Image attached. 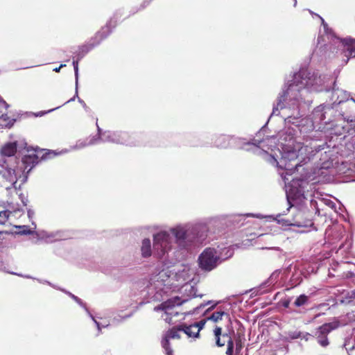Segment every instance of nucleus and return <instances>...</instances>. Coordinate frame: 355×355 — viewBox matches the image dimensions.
<instances>
[{"label": "nucleus", "instance_id": "7", "mask_svg": "<svg viewBox=\"0 0 355 355\" xmlns=\"http://www.w3.org/2000/svg\"><path fill=\"white\" fill-rule=\"evenodd\" d=\"M113 142L125 146H136L137 141L130 132L126 131H118L113 132L111 136Z\"/></svg>", "mask_w": 355, "mask_h": 355}, {"label": "nucleus", "instance_id": "2", "mask_svg": "<svg viewBox=\"0 0 355 355\" xmlns=\"http://www.w3.org/2000/svg\"><path fill=\"white\" fill-rule=\"evenodd\" d=\"M220 257L214 248H207L198 257L199 267L205 271H211L218 266Z\"/></svg>", "mask_w": 355, "mask_h": 355}, {"label": "nucleus", "instance_id": "10", "mask_svg": "<svg viewBox=\"0 0 355 355\" xmlns=\"http://www.w3.org/2000/svg\"><path fill=\"white\" fill-rule=\"evenodd\" d=\"M295 218L296 225L298 227H310L313 224L311 219L306 217L305 212H299Z\"/></svg>", "mask_w": 355, "mask_h": 355}, {"label": "nucleus", "instance_id": "26", "mask_svg": "<svg viewBox=\"0 0 355 355\" xmlns=\"http://www.w3.org/2000/svg\"><path fill=\"white\" fill-rule=\"evenodd\" d=\"M169 304H171L170 301L166 302L162 304H161L162 309L166 311L168 309V308L169 307Z\"/></svg>", "mask_w": 355, "mask_h": 355}, {"label": "nucleus", "instance_id": "25", "mask_svg": "<svg viewBox=\"0 0 355 355\" xmlns=\"http://www.w3.org/2000/svg\"><path fill=\"white\" fill-rule=\"evenodd\" d=\"M301 336L300 332H293L292 334H291V338L292 339H296Z\"/></svg>", "mask_w": 355, "mask_h": 355}, {"label": "nucleus", "instance_id": "33", "mask_svg": "<svg viewBox=\"0 0 355 355\" xmlns=\"http://www.w3.org/2000/svg\"><path fill=\"white\" fill-rule=\"evenodd\" d=\"M293 157H295V159H294L293 157H292V158L289 160L290 162H291V161H295V159H297V156H296V155H295V153H293Z\"/></svg>", "mask_w": 355, "mask_h": 355}, {"label": "nucleus", "instance_id": "20", "mask_svg": "<svg viewBox=\"0 0 355 355\" xmlns=\"http://www.w3.org/2000/svg\"><path fill=\"white\" fill-rule=\"evenodd\" d=\"M287 158L285 156H283L280 162L282 164H284V166H280V167L284 168L286 171H293V169L295 170L297 168V166H298V163L296 162L294 164H287L286 163Z\"/></svg>", "mask_w": 355, "mask_h": 355}, {"label": "nucleus", "instance_id": "18", "mask_svg": "<svg viewBox=\"0 0 355 355\" xmlns=\"http://www.w3.org/2000/svg\"><path fill=\"white\" fill-rule=\"evenodd\" d=\"M309 297L305 294H302L298 296L294 302V305L297 307H300L309 303Z\"/></svg>", "mask_w": 355, "mask_h": 355}, {"label": "nucleus", "instance_id": "1", "mask_svg": "<svg viewBox=\"0 0 355 355\" xmlns=\"http://www.w3.org/2000/svg\"><path fill=\"white\" fill-rule=\"evenodd\" d=\"M320 77L313 73L311 74L306 69H302L295 74L293 83L289 85L286 94H288L290 92L295 90L300 92L302 89L313 87L320 85Z\"/></svg>", "mask_w": 355, "mask_h": 355}, {"label": "nucleus", "instance_id": "23", "mask_svg": "<svg viewBox=\"0 0 355 355\" xmlns=\"http://www.w3.org/2000/svg\"><path fill=\"white\" fill-rule=\"evenodd\" d=\"M100 139V134L99 132L94 136H92L87 141V145H93L97 143V141Z\"/></svg>", "mask_w": 355, "mask_h": 355}, {"label": "nucleus", "instance_id": "24", "mask_svg": "<svg viewBox=\"0 0 355 355\" xmlns=\"http://www.w3.org/2000/svg\"><path fill=\"white\" fill-rule=\"evenodd\" d=\"M283 103H282V100H279V102L277 104V107L273 108V113L275 112V110H278L279 107L281 109L283 108Z\"/></svg>", "mask_w": 355, "mask_h": 355}, {"label": "nucleus", "instance_id": "32", "mask_svg": "<svg viewBox=\"0 0 355 355\" xmlns=\"http://www.w3.org/2000/svg\"><path fill=\"white\" fill-rule=\"evenodd\" d=\"M64 65L63 64H61L59 67H57L55 69H54V71H56V72H59L60 69L63 67Z\"/></svg>", "mask_w": 355, "mask_h": 355}, {"label": "nucleus", "instance_id": "4", "mask_svg": "<svg viewBox=\"0 0 355 355\" xmlns=\"http://www.w3.org/2000/svg\"><path fill=\"white\" fill-rule=\"evenodd\" d=\"M339 327V322L324 323L320 326L315 331V338L318 344L322 347H327L329 345L328 334Z\"/></svg>", "mask_w": 355, "mask_h": 355}, {"label": "nucleus", "instance_id": "19", "mask_svg": "<svg viewBox=\"0 0 355 355\" xmlns=\"http://www.w3.org/2000/svg\"><path fill=\"white\" fill-rule=\"evenodd\" d=\"M223 316H226L227 318L229 317V314L225 311H215L214 312L210 317L209 318V320L217 322L219 320H222Z\"/></svg>", "mask_w": 355, "mask_h": 355}, {"label": "nucleus", "instance_id": "21", "mask_svg": "<svg viewBox=\"0 0 355 355\" xmlns=\"http://www.w3.org/2000/svg\"><path fill=\"white\" fill-rule=\"evenodd\" d=\"M10 214L11 212L8 210L0 211V225L5 224L7 222Z\"/></svg>", "mask_w": 355, "mask_h": 355}, {"label": "nucleus", "instance_id": "13", "mask_svg": "<svg viewBox=\"0 0 355 355\" xmlns=\"http://www.w3.org/2000/svg\"><path fill=\"white\" fill-rule=\"evenodd\" d=\"M141 252L143 257L147 258L151 256V243L149 239H144L142 241Z\"/></svg>", "mask_w": 355, "mask_h": 355}, {"label": "nucleus", "instance_id": "17", "mask_svg": "<svg viewBox=\"0 0 355 355\" xmlns=\"http://www.w3.org/2000/svg\"><path fill=\"white\" fill-rule=\"evenodd\" d=\"M15 120L10 119L6 114H2L0 116V125L2 127L10 128L14 124Z\"/></svg>", "mask_w": 355, "mask_h": 355}, {"label": "nucleus", "instance_id": "12", "mask_svg": "<svg viewBox=\"0 0 355 355\" xmlns=\"http://www.w3.org/2000/svg\"><path fill=\"white\" fill-rule=\"evenodd\" d=\"M172 233L175 236L179 245L184 247L182 244L186 239V232L183 228L176 227L172 230Z\"/></svg>", "mask_w": 355, "mask_h": 355}, {"label": "nucleus", "instance_id": "36", "mask_svg": "<svg viewBox=\"0 0 355 355\" xmlns=\"http://www.w3.org/2000/svg\"><path fill=\"white\" fill-rule=\"evenodd\" d=\"M223 334L221 333V335H223ZM220 338H221V341L223 342V336H220Z\"/></svg>", "mask_w": 355, "mask_h": 355}, {"label": "nucleus", "instance_id": "14", "mask_svg": "<svg viewBox=\"0 0 355 355\" xmlns=\"http://www.w3.org/2000/svg\"><path fill=\"white\" fill-rule=\"evenodd\" d=\"M1 154L4 156L10 157L17 152V145L15 143H8L1 148Z\"/></svg>", "mask_w": 355, "mask_h": 355}, {"label": "nucleus", "instance_id": "8", "mask_svg": "<svg viewBox=\"0 0 355 355\" xmlns=\"http://www.w3.org/2000/svg\"><path fill=\"white\" fill-rule=\"evenodd\" d=\"M205 321L200 320L190 325L181 324L182 331L190 338H198L200 330L205 325Z\"/></svg>", "mask_w": 355, "mask_h": 355}, {"label": "nucleus", "instance_id": "3", "mask_svg": "<svg viewBox=\"0 0 355 355\" xmlns=\"http://www.w3.org/2000/svg\"><path fill=\"white\" fill-rule=\"evenodd\" d=\"M153 241L154 253L159 258H162L171 248L170 235L166 232L154 235Z\"/></svg>", "mask_w": 355, "mask_h": 355}, {"label": "nucleus", "instance_id": "9", "mask_svg": "<svg viewBox=\"0 0 355 355\" xmlns=\"http://www.w3.org/2000/svg\"><path fill=\"white\" fill-rule=\"evenodd\" d=\"M343 46L345 55L349 59V57H355V39L345 38L341 40Z\"/></svg>", "mask_w": 355, "mask_h": 355}, {"label": "nucleus", "instance_id": "35", "mask_svg": "<svg viewBox=\"0 0 355 355\" xmlns=\"http://www.w3.org/2000/svg\"><path fill=\"white\" fill-rule=\"evenodd\" d=\"M50 155V153H48L45 155L44 158H46Z\"/></svg>", "mask_w": 355, "mask_h": 355}, {"label": "nucleus", "instance_id": "11", "mask_svg": "<svg viewBox=\"0 0 355 355\" xmlns=\"http://www.w3.org/2000/svg\"><path fill=\"white\" fill-rule=\"evenodd\" d=\"M3 176L8 182L15 187V184L17 182V173L15 169L10 168L4 169L3 171Z\"/></svg>", "mask_w": 355, "mask_h": 355}, {"label": "nucleus", "instance_id": "28", "mask_svg": "<svg viewBox=\"0 0 355 355\" xmlns=\"http://www.w3.org/2000/svg\"><path fill=\"white\" fill-rule=\"evenodd\" d=\"M73 67H74V71H75V73L76 74L78 73V61H73Z\"/></svg>", "mask_w": 355, "mask_h": 355}, {"label": "nucleus", "instance_id": "5", "mask_svg": "<svg viewBox=\"0 0 355 355\" xmlns=\"http://www.w3.org/2000/svg\"><path fill=\"white\" fill-rule=\"evenodd\" d=\"M214 334L215 337L216 344L218 347H223L225 344H227V355H233L234 352V342L232 338L230 333H224L222 336L223 338V342L221 341L220 336H221V327H216L214 329Z\"/></svg>", "mask_w": 355, "mask_h": 355}, {"label": "nucleus", "instance_id": "15", "mask_svg": "<svg viewBox=\"0 0 355 355\" xmlns=\"http://www.w3.org/2000/svg\"><path fill=\"white\" fill-rule=\"evenodd\" d=\"M38 159L39 157L35 154L27 155H24L22 158V162L24 165H26V167H27L28 165L34 166L35 164H37Z\"/></svg>", "mask_w": 355, "mask_h": 355}, {"label": "nucleus", "instance_id": "31", "mask_svg": "<svg viewBox=\"0 0 355 355\" xmlns=\"http://www.w3.org/2000/svg\"><path fill=\"white\" fill-rule=\"evenodd\" d=\"M315 17H316V18L315 19V20H320L322 23L324 22V19L320 15H315Z\"/></svg>", "mask_w": 355, "mask_h": 355}, {"label": "nucleus", "instance_id": "6", "mask_svg": "<svg viewBox=\"0 0 355 355\" xmlns=\"http://www.w3.org/2000/svg\"><path fill=\"white\" fill-rule=\"evenodd\" d=\"M182 331L181 324L168 329L162 340V346L165 349L166 355H173V349L170 346L171 339H180V332Z\"/></svg>", "mask_w": 355, "mask_h": 355}, {"label": "nucleus", "instance_id": "16", "mask_svg": "<svg viewBox=\"0 0 355 355\" xmlns=\"http://www.w3.org/2000/svg\"><path fill=\"white\" fill-rule=\"evenodd\" d=\"M230 144V137L220 135L215 139V145L218 148H227Z\"/></svg>", "mask_w": 355, "mask_h": 355}, {"label": "nucleus", "instance_id": "34", "mask_svg": "<svg viewBox=\"0 0 355 355\" xmlns=\"http://www.w3.org/2000/svg\"><path fill=\"white\" fill-rule=\"evenodd\" d=\"M323 25H324V29L326 30L327 28V24L324 23V24H323Z\"/></svg>", "mask_w": 355, "mask_h": 355}, {"label": "nucleus", "instance_id": "27", "mask_svg": "<svg viewBox=\"0 0 355 355\" xmlns=\"http://www.w3.org/2000/svg\"><path fill=\"white\" fill-rule=\"evenodd\" d=\"M242 348V345H241V340H238L236 341V351H240Z\"/></svg>", "mask_w": 355, "mask_h": 355}, {"label": "nucleus", "instance_id": "29", "mask_svg": "<svg viewBox=\"0 0 355 355\" xmlns=\"http://www.w3.org/2000/svg\"><path fill=\"white\" fill-rule=\"evenodd\" d=\"M282 305L284 308H288L290 305V301L289 300H284L282 302Z\"/></svg>", "mask_w": 355, "mask_h": 355}, {"label": "nucleus", "instance_id": "30", "mask_svg": "<svg viewBox=\"0 0 355 355\" xmlns=\"http://www.w3.org/2000/svg\"><path fill=\"white\" fill-rule=\"evenodd\" d=\"M174 304H177V305H180L182 304V302L184 301H182V302H180V298L179 297H175L174 298Z\"/></svg>", "mask_w": 355, "mask_h": 355}, {"label": "nucleus", "instance_id": "22", "mask_svg": "<svg viewBox=\"0 0 355 355\" xmlns=\"http://www.w3.org/2000/svg\"><path fill=\"white\" fill-rule=\"evenodd\" d=\"M16 228L19 229V233L21 234L28 235L32 233V231L28 228V226H16Z\"/></svg>", "mask_w": 355, "mask_h": 355}]
</instances>
